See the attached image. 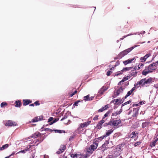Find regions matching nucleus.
<instances>
[{
    "label": "nucleus",
    "mask_w": 158,
    "mask_h": 158,
    "mask_svg": "<svg viewBox=\"0 0 158 158\" xmlns=\"http://www.w3.org/2000/svg\"><path fill=\"white\" fill-rule=\"evenodd\" d=\"M59 120V118H55V119L54 120H53V121L50 122L49 123V125H51L53 124V123H55L57 121H58Z\"/></svg>",
    "instance_id": "obj_28"
},
{
    "label": "nucleus",
    "mask_w": 158,
    "mask_h": 158,
    "mask_svg": "<svg viewBox=\"0 0 158 158\" xmlns=\"http://www.w3.org/2000/svg\"><path fill=\"white\" fill-rule=\"evenodd\" d=\"M16 125V123L11 120H8L6 123L5 126H12Z\"/></svg>",
    "instance_id": "obj_9"
},
{
    "label": "nucleus",
    "mask_w": 158,
    "mask_h": 158,
    "mask_svg": "<svg viewBox=\"0 0 158 158\" xmlns=\"http://www.w3.org/2000/svg\"><path fill=\"white\" fill-rule=\"evenodd\" d=\"M68 118V116L66 115H64V117L61 118V121H63L64 120L67 119Z\"/></svg>",
    "instance_id": "obj_38"
},
{
    "label": "nucleus",
    "mask_w": 158,
    "mask_h": 158,
    "mask_svg": "<svg viewBox=\"0 0 158 158\" xmlns=\"http://www.w3.org/2000/svg\"><path fill=\"white\" fill-rule=\"evenodd\" d=\"M15 106L17 107H20L21 105V103L20 100H18L15 102Z\"/></svg>",
    "instance_id": "obj_18"
},
{
    "label": "nucleus",
    "mask_w": 158,
    "mask_h": 158,
    "mask_svg": "<svg viewBox=\"0 0 158 158\" xmlns=\"http://www.w3.org/2000/svg\"><path fill=\"white\" fill-rule=\"evenodd\" d=\"M138 85V82H137L135 85H134V87H133L131 90L132 92H133L136 89V86Z\"/></svg>",
    "instance_id": "obj_36"
},
{
    "label": "nucleus",
    "mask_w": 158,
    "mask_h": 158,
    "mask_svg": "<svg viewBox=\"0 0 158 158\" xmlns=\"http://www.w3.org/2000/svg\"><path fill=\"white\" fill-rule=\"evenodd\" d=\"M93 97H91V98L89 97V94L86 96H84V100L85 101H90L92 100Z\"/></svg>",
    "instance_id": "obj_19"
},
{
    "label": "nucleus",
    "mask_w": 158,
    "mask_h": 158,
    "mask_svg": "<svg viewBox=\"0 0 158 158\" xmlns=\"http://www.w3.org/2000/svg\"><path fill=\"white\" fill-rule=\"evenodd\" d=\"M132 92H133L131 90L128 91L127 95L124 97V99L126 98L127 97L131 95Z\"/></svg>",
    "instance_id": "obj_26"
},
{
    "label": "nucleus",
    "mask_w": 158,
    "mask_h": 158,
    "mask_svg": "<svg viewBox=\"0 0 158 158\" xmlns=\"http://www.w3.org/2000/svg\"><path fill=\"white\" fill-rule=\"evenodd\" d=\"M117 115V112H115L114 113H113L112 114V116H116Z\"/></svg>",
    "instance_id": "obj_58"
},
{
    "label": "nucleus",
    "mask_w": 158,
    "mask_h": 158,
    "mask_svg": "<svg viewBox=\"0 0 158 158\" xmlns=\"http://www.w3.org/2000/svg\"><path fill=\"white\" fill-rule=\"evenodd\" d=\"M70 156L72 158H77L79 156V155L77 153L70 154Z\"/></svg>",
    "instance_id": "obj_22"
},
{
    "label": "nucleus",
    "mask_w": 158,
    "mask_h": 158,
    "mask_svg": "<svg viewBox=\"0 0 158 158\" xmlns=\"http://www.w3.org/2000/svg\"><path fill=\"white\" fill-rule=\"evenodd\" d=\"M129 35H127L125 36H124L122 38H120V40H123L124 38H126V37H127V36H128Z\"/></svg>",
    "instance_id": "obj_57"
},
{
    "label": "nucleus",
    "mask_w": 158,
    "mask_h": 158,
    "mask_svg": "<svg viewBox=\"0 0 158 158\" xmlns=\"http://www.w3.org/2000/svg\"><path fill=\"white\" fill-rule=\"evenodd\" d=\"M124 88H123L122 87H120L118 89L116 93H114V95L118 96L120 94L123 92Z\"/></svg>",
    "instance_id": "obj_11"
},
{
    "label": "nucleus",
    "mask_w": 158,
    "mask_h": 158,
    "mask_svg": "<svg viewBox=\"0 0 158 158\" xmlns=\"http://www.w3.org/2000/svg\"><path fill=\"white\" fill-rule=\"evenodd\" d=\"M43 117L42 116H40L39 117H35L33 119H32L31 121L29 122L30 123H34L38 122L40 121L43 120Z\"/></svg>",
    "instance_id": "obj_6"
},
{
    "label": "nucleus",
    "mask_w": 158,
    "mask_h": 158,
    "mask_svg": "<svg viewBox=\"0 0 158 158\" xmlns=\"http://www.w3.org/2000/svg\"><path fill=\"white\" fill-rule=\"evenodd\" d=\"M106 121V120H103V119H102V120L100 121H99L98 123V124L97 125L96 128L98 129H100L102 127V124L105 122Z\"/></svg>",
    "instance_id": "obj_8"
},
{
    "label": "nucleus",
    "mask_w": 158,
    "mask_h": 158,
    "mask_svg": "<svg viewBox=\"0 0 158 158\" xmlns=\"http://www.w3.org/2000/svg\"><path fill=\"white\" fill-rule=\"evenodd\" d=\"M109 143V140H106L105 141V143H104V145H107Z\"/></svg>",
    "instance_id": "obj_54"
},
{
    "label": "nucleus",
    "mask_w": 158,
    "mask_h": 158,
    "mask_svg": "<svg viewBox=\"0 0 158 158\" xmlns=\"http://www.w3.org/2000/svg\"><path fill=\"white\" fill-rule=\"evenodd\" d=\"M23 105L24 106H26V105H28L32 102L31 100H30L29 99H23Z\"/></svg>",
    "instance_id": "obj_12"
},
{
    "label": "nucleus",
    "mask_w": 158,
    "mask_h": 158,
    "mask_svg": "<svg viewBox=\"0 0 158 158\" xmlns=\"http://www.w3.org/2000/svg\"><path fill=\"white\" fill-rule=\"evenodd\" d=\"M103 111V109H102V108H101L100 109H99L98 110V112H102Z\"/></svg>",
    "instance_id": "obj_61"
},
{
    "label": "nucleus",
    "mask_w": 158,
    "mask_h": 158,
    "mask_svg": "<svg viewBox=\"0 0 158 158\" xmlns=\"http://www.w3.org/2000/svg\"><path fill=\"white\" fill-rule=\"evenodd\" d=\"M98 115H96L94 118L93 119V120H94V121H96V120H98Z\"/></svg>",
    "instance_id": "obj_55"
},
{
    "label": "nucleus",
    "mask_w": 158,
    "mask_h": 158,
    "mask_svg": "<svg viewBox=\"0 0 158 158\" xmlns=\"http://www.w3.org/2000/svg\"><path fill=\"white\" fill-rule=\"evenodd\" d=\"M108 89V88L106 86H103L102 88L99 90L98 93V95L99 96H101L104 94V92L106 91Z\"/></svg>",
    "instance_id": "obj_5"
},
{
    "label": "nucleus",
    "mask_w": 158,
    "mask_h": 158,
    "mask_svg": "<svg viewBox=\"0 0 158 158\" xmlns=\"http://www.w3.org/2000/svg\"><path fill=\"white\" fill-rule=\"evenodd\" d=\"M44 130L46 131H49L50 132H52L53 131L52 130L48 128H46Z\"/></svg>",
    "instance_id": "obj_50"
},
{
    "label": "nucleus",
    "mask_w": 158,
    "mask_h": 158,
    "mask_svg": "<svg viewBox=\"0 0 158 158\" xmlns=\"http://www.w3.org/2000/svg\"><path fill=\"white\" fill-rule=\"evenodd\" d=\"M108 106L109 105L107 104L104 107H102V109H103V111L107 110L109 108Z\"/></svg>",
    "instance_id": "obj_35"
},
{
    "label": "nucleus",
    "mask_w": 158,
    "mask_h": 158,
    "mask_svg": "<svg viewBox=\"0 0 158 158\" xmlns=\"http://www.w3.org/2000/svg\"><path fill=\"white\" fill-rule=\"evenodd\" d=\"M87 154L85 155H82L79 158H86L87 156Z\"/></svg>",
    "instance_id": "obj_56"
},
{
    "label": "nucleus",
    "mask_w": 158,
    "mask_h": 158,
    "mask_svg": "<svg viewBox=\"0 0 158 158\" xmlns=\"http://www.w3.org/2000/svg\"><path fill=\"white\" fill-rule=\"evenodd\" d=\"M156 140H155L150 143V146L151 147H153L155 146L156 143Z\"/></svg>",
    "instance_id": "obj_33"
},
{
    "label": "nucleus",
    "mask_w": 158,
    "mask_h": 158,
    "mask_svg": "<svg viewBox=\"0 0 158 158\" xmlns=\"http://www.w3.org/2000/svg\"><path fill=\"white\" fill-rule=\"evenodd\" d=\"M99 142V141L98 140L95 139L93 141V145L96 146L97 147H98Z\"/></svg>",
    "instance_id": "obj_21"
},
{
    "label": "nucleus",
    "mask_w": 158,
    "mask_h": 158,
    "mask_svg": "<svg viewBox=\"0 0 158 158\" xmlns=\"http://www.w3.org/2000/svg\"><path fill=\"white\" fill-rule=\"evenodd\" d=\"M26 152V150H25V149H24V150H21L20 151L18 152V153H25Z\"/></svg>",
    "instance_id": "obj_53"
},
{
    "label": "nucleus",
    "mask_w": 158,
    "mask_h": 158,
    "mask_svg": "<svg viewBox=\"0 0 158 158\" xmlns=\"http://www.w3.org/2000/svg\"><path fill=\"white\" fill-rule=\"evenodd\" d=\"M151 56V54H148L146 55L143 57L146 60L149 56Z\"/></svg>",
    "instance_id": "obj_41"
},
{
    "label": "nucleus",
    "mask_w": 158,
    "mask_h": 158,
    "mask_svg": "<svg viewBox=\"0 0 158 158\" xmlns=\"http://www.w3.org/2000/svg\"><path fill=\"white\" fill-rule=\"evenodd\" d=\"M106 138L105 136L104 135H102L99 137H98L97 138L95 139H96L98 140H100V141H102V139H104V138Z\"/></svg>",
    "instance_id": "obj_29"
},
{
    "label": "nucleus",
    "mask_w": 158,
    "mask_h": 158,
    "mask_svg": "<svg viewBox=\"0 0 158 158\" xmlns=\"http://www.w3.org/2000/svg\"><path fill=\"white\" fill-rule=\"evenodd\" d=\"M132 67H126V68H123V72H126L127 71H129V70L131 69H132Z\"/></svg>",
    "instance_id": "obj_30"
},
{
    "label": "nucleus",
    "mask_w": 158,
    "mask_h": 158,
    "mask_svg": "<svg viewBox=\"0 0 158 158\" xmlns=\"http://www.w3.org/2000/svg\"><path fill=\"white\" fill-rule=\"evenodd\" d=\"M153 81V79L152 78L150 77L148 79L144 78L139 82V85L140 87L147 86Z\"/></svg>",
    "instance_id": "obj_2"
},
{
    "label": "nucleus",
    "mask_w": 158,
    "mask_h": 158,
    "mask_svg": "<svg viewBox=\"0 0 158 158\" xmlns=\"http://www.w3.org/2000/svg\"><path fill=\"white\" fill-rule=\"evenodd\" d=\"M135 73H134V72H133L131 73V75L132 76H135L137 74V72H135Z\"/></svg>",
    "instance_id": "obj_59"
},
{
    "label": "nucleus",
    "mask_w": 158,
    "mask_h": 158,
    "mask_svg": "<svg viewBox=\"0 0 158 158\" xmlns=\"http://www.w3.org/2000/svg\"><path fill=\"white\" fill-rule=\"evenodd\" d=\"M112 73V71H109L107 72V73H106V75H107V76H109Z\"/></svg>",
    "instance_id": "obj_46"
},
{
    "label": "nucleus",
    "mask_w": 158,
    "mask_h": 158,
    "mask_svg": "<svg viewBox=\"0 0 158 158\" xmlns=\"http://www.w3.org/2000/svg\"><path fill=\"white\" fill-rule=\"evenodd\" d=\"M131 134L132 135V136L131 137V138H134V137H135L136 136V133L135 132H133Z\"/></svg>",
    "instance_id": "obj_51"
},
{
    "label": "nucleus",
    "mask_w": 158,
    "mask_h": 158,
    "mask_svg": "<svg viewBox=\"0 0 158 158\" xmlns=\"http://www.w3.org/2000/svg\"><path fill=\"white\" fill-rule=\"evenodd\" d=\"M54 131L55 132H58L59 133H61L62 132H63L64 133L65 132V131H64L61 130H54Z\"/></svg>",
    "instance_id": "obj_32"
},
{
    "label": "nucleus",
    "mask_w": 158,
    "mask_h": 158,
    "mask_svg": "<svg viewBox=\"0 0 158 158\" xmlns=\"http://www.w3.org/2000/svg\"><path fill=\"white\" fill-rule=\"evenodd\" d=\"M117 157V156H115L114 155H109L108 157H107V158H115Z\"/></svg>",
    "instance_id": "obj_42"
},
{
    "label": "nucleus",
    "mask_w": 158,
    "mask_h": 158,
    "mask_svg": "<svg viewBox=\"0 0 158 158\" xmlns=\"http://www.w3.org/2000/svg\"><path fill=\"white\" fill-rule=\"evenodd\" d=\"M149 124V122L143 123L142 124V127L143 128L145 127Z\"/></svg>",
    "instance_id": "obj_25"
},
{
    "label": "nucleus",
    "mask_w": 158,
    "mask_h": 158,
    "mask_svg": "<svg viewBox=\"0 0 158 158\" xmlns=\"http://www.w3.org/2000/svg\"><path fill=\"white\" fill-rule=\"evenodd\" d=\"M155 140H156V141L158 140V134L156 136L155 138Z\"/></svg>",
    "instance_id": "obj_62"
},
{
    "label": "nucleus",
    "mask_w": 158,
    "mask_h": 158,
    "mask_svg": "<svg viewBox=\"0 0 158 158\" xmlns=\"http://www.w3.org/2000/svg\"><path fill=\"white\" fill-rule=\"evenodd\" d=\"M144 65V64L143 63H139V69L141 68H142Z\"/></svg>",
    "instance_id": "obj_37"
},
{
    "label": "nucleus",
    "mask_w": 158,
    "mask_h": 158,
    "mask_svg": "<svg viewBox=\"0 0 158 158\" xmlns=\"http://www.w3.org/2000/svg\"><path fill=\"white\" fill-rule=\"evenodd\" d=\"M91 121H88L83 123H81L78 129H81L87 127L91 123Z\"/></svg>",
    "instance_id": "obj_7"
},
{
    "label": "nucleus",
    "mask_w": 158,
    "mask_h": 158,
    "mask_svg": "<svg viewBox=\"0 0 158 158\" xmlns=\"http://www.w3.org/2000/svg\"><path fill=\"white\" fill-rule=\"evenodd\" d=\"M31 148V146L30 145L29 147L27 146L26 148H25L24 149L26 150V152L27 151H30V148Z\"/></svg>",
    "instance_id": "obj_43"
},
{
    "label": "nucleus",
    "mask_w": 158,
    "mask_h": 158,
    "mask_svg": "<svg viewBox=\"0 0 158 158\" xmlns=\"http://www.w3.org/2000/svg\"><path fill=\"white\" fill-rule=\"evenodd\" d=\"M134 48L132 47L131 48L127 49L121 52H120L118 55L117 57L118 59H120L123 57L125 55L127 54L131 50H132Z\"/></svg>",
    "instance_id": "obj_3"
},
{
    "label": "nucleus",
    "mask_w": 158,
    "mask_h": 158,
    "mask_svg": "<svg viewBox=\"0 0 158 158\" xmlns=\"http://www.w3.org/2000/svg\"><path fill=\"white\" fill-rule=\"evenodd\" d=\"M134 58H133L131 59H129L127 60L123 61V63L125 65H126L127 64L130 63L134 60Z\"/></svg>",
    "instance_id": "obj_14"
},
{
    "label": "nucleus",
    "mask_w": 158,
    "mask_h": 158,
    "mask_svg": "<svg viewBox=\"0 0 158 158\" xmlns=\"http://www.w3.org/2000/svg\"><path fill=\"white\" fill-rule=\"evenodd\" d=\"M146 60L145 59V58H144V57H141L140 58V60H141V62H144Z\"/></svg>",
    "instance_id": "obj_40"
},
{
    "label": "nucleus",
    "mask_w": 158,
    "mask_h": 158,
    "mask_svg": "<svg viewBox=\"0 0 158 158\" xmlns=\"http://www.w3.org/2000/svg\"><path fill=\"white\" fill-rule=\"evenodd\" d=\"M131 102V101H127V102H125L123 104H122V106H124V105H127V104H129L130 103V102Z\"/></svg>",
    "instance_id": "obj_47"
},
{
    "label": "nucleus",
    "mask_w": 158,
    "mask_h": 158,
    "mask_svg": "<svg viewBox=\"0 0 158 158\" xmlns=\"http://www.w3.org/2000/svg\"><path fill=\"white\" fill-rule=\"evenodd\" d=\"M107 145H104V143L102 145V147L103 148H104L105 149H104V150L105 149H106V148H107L106 147V146H107Z\"/></svg>",
    "instance_id": "obj_60"
},
{
    "label": "nucleus",
    "mask_w": 158,
    "mask_h": 158,
    "mask_svg": "<svg viewBox=\"0 0 158 158\" xmlns=\"http://www.w3.org/2000/svg\"><path fill=\"white\" fill-rule=\"evenodd\" d=\"M65 148V146L64 145L62 146V147H61V148L59 149V150L56 152V153L58 154L61 153L64 151Z\"/></svg>",
    "instance_id": "obj_13"
},
{
    "label": "nucleus",
    "mask_w": 158,
    "mask_h": 158,
    "mask_svg": "<svg viewBox=\"0 0 158 158\" xmlns=\"http://www.w3.org/2000/svg\"><path fill=\"white\" fill-rule=\"evenodd\" d=\"M53 120V118L52 117H50L48 119V122H51V121Z\"/></svg>",
    "instance_id": "obj_52"
},
{
    "label": "nucleus",
    "mask_w": 158,
    "mask_h": 158,
    "mask_svg": "<svg viewBox=\"0 0 158 158\" xmlns=\"http://www.w3.org/2000/svg\"><path fill=\"white\" fill-rule=\"evenodd\" d=\"M82 101H83L82 100L81 101V102H82ZM81 102V101H80V100H78V101L74 103L73 105H74V106H78V104L79 102Z\"/></svg>",
    "instance_id": "obj_39"
},
{
    "label": "nucleus",
    "mask_w": 158,
    "mask_h": 158,
    "mask_svg": "<svg viewBox=\"0 0 158 158\" xmlns=\"http://www.w3.org/2000/svg\"><path fill=\"white\" fill-rule=\"evenodd\" d=\"M7 105V103L6 102H2L1 104V107H3L4 106H6Z\"/></svg>",
    "instance_id": "obj_31"
},
{
    "label": "nucleus",
    "mask_w": 158,
    "mask_h": 158,
    "mask_svg": "<svg viewBox=\"0 0 158 158\" xmlns=\"http://www.w3.org/2000/svg\"><path fill=\"white\" fill-rule=\"evenodd\" d=\"M145 103V101H141L139 102V106L141 105L144 104Z\"/></svg>",
    "instance_id": "obj_44"
},
{
    "label": "nucleus",
    "mask_w": 158,
    "mask_h": 158,
    "mask_svg": "<svg viewBox=\"0 0 158 158\" xmlns=\"http://www.w3.org/2000/svg\"><path fill=\"white\" fill-rule=\"evenodd\" d=\"M108 106L109 105L107 104L104 107H102V109H103V111L107 110L109 108Z\"/></svg>",
    "instance_id": "obj_34"
},
{
    "label": "nucleus",
    "mask_w": 158,
    "mask_h": 158,
    "mask_svg": "<svg viewBox=\"0 0 158 158\" xmlns=\"http://www.w3.org/2000/svg\"><path fill=\"white\" fill-rule=\"evenodd\" d=\"M111 110L108 111L104 114L102 119L103 120H106L107 119V118L105 119V118L107 117L109 115V114L111 113Z\"/></svg>",
    "instance_id": "obj_17"
},
{
    "label": "nucleus",
    "mask_w": 158,
    "mask_h": 158,
    "mask_svg": "<svg viewBox=\"0 0 158 158\" xmlns=\"http://www.w3.org/2000/svg\"><path fill=\"white\" fill-rule=\"evenodd\" d=\"M113 130L112 129H110L108 130L107 132L106 133L105 135H104L105 137H106L107 136H109L110 134H111L113 132Z\"/></svg>",
    "instance_id": "obj_20"
},
{
    "label": "nucleus",
    "mask_w": 158,
    "mask_h": 158,
    "mask_svg": "<svg viewBox=\"0 0 158 158\" xmlns=\"http://www.w3.org/2000/svg\"><path fill=\"white\" fill-rule=\"evenodd\" d=\"M121 121L120 119L117 120H115L113 121L112 126L115 127L118 126L119 127V125H118L120 124L121 123Z\"/></svg>",
    "instance_id": "obj_10"
},
{
    "label": "nucleus",
    "mask_w": 158,
    "mask_h": 158,
    "mask_svg": "<svg viewBox=\"0 0 158 158\" xmlns=\"http://www.w3.org/2000/svg\"><path fill=\"white\" fill-rule=\"evenodd\" d=\"M90 148H91L93 151H94L97 148V147L96 146H95L93 144L91 145L90 146Z\"/></svg>",
    "instance_id": "obj_27"
},
{
    "label": "nucleus",
    "mask_w": 158,
    "mask_h": 158,
    "mask_svg": "<svg viewBox=\"0 0 158 158\" xmlns=\"http://www.w3.org/2000/svg\"><path fill=\"white\" fill-rule=\"evenodd\" d=\"M85 152L87 154H91L93 153V151L91 148H90L89 147V148L85 149Z\"/></svg>",
    "instance_id": "obj_16"
},
{
    "label": "nucleus",
    "mask_w": 158,
    "mask_h": 158,
    "mask_svg": "<svg viewBox=\"0 0 158 158\" xmlns=\"http://www.w3.org/2000/svg\"><path fill=\"white\" fill-rule=\"evenodd\" d=\"M34 104L35 105V106H39L40 105V103H39V101H36L34 103Z\"/></svg>",
    "instance_id": "obj_48"
},
{
    "label": "nucleus",
    "mask_w": 158,
    "mask_h": 158,
    "mask_svg": "<svg viewBox=\"0 0 158 158\" xmlns=\"http://www.w3.org/2000/svg\"><path fill=\"white\" fill-rule=\"evenodd\" d=\"M123 70L122 69L121 71H118L115 73V76H118L120 75H121L123 73Z\"/></svg>",
    "instance_id": "obj_24"
},
{
    "label": "nucleus",
    "mask_w": 158,
    "mask_h": 158,
    "mask_svg": "<svg viewBox=\"0 0 158 158\" xmlns=\"http://www.w3.org/2000/svg\"><path fill=\"white\" fill-rule=\"evenodd\" d=\"M157 66L155 62L145 67V69L142 72V74L146 76L149 73L153 72L156 70Z\"/></svg>",
    "instance_id": "obj_1"
},
{
    "label": "nucleus",
    "mask_w": 158,
    "mask_h": 158,
    "mask_svg": "<svg viewBox=\"0 0 158 158\" xmlns=\"http://www.w3.org/2000/svg\"><path fill=\"white\" fill-rule=\"evenodd\" d=\"M9 147V145L7 144H6L2 146V147L0 148V150L2 151L6 148H7Z\"/></svg>",
    "instance_id": "obj_23"
},
{
    "label": "nucleus",
    "mask_w": 158,
    "mask_h": 158,
    "mask_svg": "<svg viewBox=\"0 0 158 158\" xmlns=\"http://www.w3.org/2000/svg\"><path fill=\"white\" fill-rule=\"evenodd\" d=\"M74 94L73 92L72 94H69V96L70 97H72L73 96Z\"/></svg>",
    "instance_id": "obj_64"
},
{
    "label": "nucleus",
    "mask_w": 158,
    "mask_h": 158,
    "mask_svg": "<svg viewBox=\"0 0 158 158\" xmlns=\"http://www.w3.org/2000/svg\"><path fill=\"white\" fill-rule=\"evenodd\" d=\"M44 158H49V156L48 155H44Z\"/></svg>",
    "instance_id": "obj_63"
},
{
    "label": "nucleus",
    "mask_w": 158,
    "mask_h": 158,
    "mask_svg": "<svg viewBox=\"0 0 158 158\" xmlns=\"http://www.w3.org/2000/svg\"><path fill=\"white\" fill-rule=\"evenodd\" d=\"M70 121L69 119L67 120L66 121H64V123L65 124H68L69 123H70Z\"/></svg>",
    "instance_id": "obj_45"
},
{
    "label": "nucleus",
    "mask_w": 158,
    "mask_h": 158,
    "mask_svg": "<svg viewBox=\"0 0 158 158\" xmlns=\"http://www.w3.org/2000/svg\"><path fill=\"white\" fill-rule=\"evenodd\" d=\"M134 113L133 114V117H136L137 116L138 114V108H135L133 110Z\"/></svg>",
    "instance_id": "obj_15"
},
{
    "label": "nucleus",
    "mask_w": 158,
    "mask_h": 158,
    "mask_svg": "<svg viewBox=\"0 0 158 158\" xmlns=\"http://www.w3.org/2000/svg\"><path fill=\"white\" fill-rule=\"evenodd\" d=\"M40 136V137L38 139H37V140L39 142H41L45 138L44 136L43 137H41V134L39 132L36 133L34 134L33 135L32 137L34 138H36L37 137Z\"/></svg>",
    "instance_id": "obj_4"
},
{
    "label": "nucleus",
    "mask_w": 158,
    "mask_h": 158,
    "mask_svg": "<svg viewBox=\"0 0 158 158\" xmlns=\"http://www.w3.org/2000/svg\"><path fill=\"white\" fill-rule=\"evenodd\" d=\"M108 125H110L112 126L113 120L110 121L108 123H107Z\"/></svg>",
    "instance_id": "obj_49"
}]
</instances>
